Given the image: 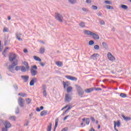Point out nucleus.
<instances>
[{
	"mask_svg": "<svg viewBox=\"0 0 131 131\" xmlns=\"http://www.w3.org/2000/svg\"><path fill=\"white\" fill-rule=\"evenodd\" d=\"M84 34L86 35H93V32L89 30L84 31Z\"/></svg>",
	"mask_w": 131,
	"mask_h": 131,
	"instance_id": "obj_15",
	"label": "nucleus"
},
{
	"mask_svg": "<svg viewBox=\"0 0 131 131\" xmlns=\"http://www.w3.org/2000/svg\"><path fill=\"white\" fill-rule=\"evenodd\" d=\"M82 10L83 11V12H85V13H88L89 12V9L88 8H82Z\"/></svg>",
	"mask_w": 131,
	"mask_h": 131,
	"instance_id": "obj_46",
	"label": "nucleus"
},
{
	"mask_svg": "<svg viewBox=\"0 0 131 131\" xmlns=\"http://www.w3.org/2000/svg\"><path fill=\"white\" fill-rule=\"evenodd\" d=\"M34 59L36 61H38V62H41V59L36 56H34Z\"/></svg>",
	"mask_w": 131,
	"mask_h": 131,
	"instance_id": "obj_25",
	"label": "nucleus"
},
{
	"mask_svg": "<svg viewBox=\"0 0 131 131\" xmlns=\"http://www.w3.org/2000/svg\"><path fill=\"white\" fill-rule=\"evenodd\" d=\"M21 78L24 80V82H27L29 80V76L28 75H22Z\"/></svg>",
	"mask_w": 131,
	"mask_h": 131,
	"instance_id": "obj_10",
	"label": "nucleus"
},
{
	"mask_svg": "<svg viewBox=\"0 0 131 131\" xmlns=\"http://www.w3.org/2000/svg\"><path fill=\"white\" fill-rule=\"evenodd\" d=\"M93 91H94L93 88L87 89L85 90V93H87V94H90V93H91V92H93Z\"/></svg>",
	"mask_w": 131,
	"mask_h": 131,
	"instance_id": "obj_22",
	"label": "nucleus"
},
{
	"mask_svg": "<svg viewBox=\"0 0 131 131\" xmlns=\"http://www.w3.org/2000/svg\"><path fill=\"white\" fill-rule=\"evenodd\" d=\"M13 86L15 91H18V85L17 84H14Z\"/></svg>",
	"mask_w": 131,
	"mask_h": 131,
	"instance_id": "obj_41",
	"label": "nucleus"
},
{
	"mask_svg": "<svg viewBox=\"0 0 131 131\" xmlns=\"http://www.w3.org/2000/svg\"><path fill=\"white\" fill-rule=\"evenodd\" d=\"M48 114V111H43L40 113V116H46Z\"/></svg>",
	"mask_w": 131,
	"mask_h": 131,
	"instance_id": "obj_18",
	"label": "nucleus"
},
{
	"mask_svg": "<svg viewBox=\"0 0 131 131\" xmlns=\"http://www.w3.org/2000/svg\"><path fill=\"white\" fill-rule=\"evenodd\" d=\"M79 26L81 27V28H84V27H85V23L81 21V23L79 24Z\"/></svg>",
	"mask_w": 131,
	"mask_h": 131,
	"instance_id": "obj_20",
	"label": "nucleus"
},
{
	"mask_svg": "<svg viewBox=\"0 0 131 131\" xmlns=\"http://www.w3.org/2000/svg\"><path fill=\"white\" fill-rule=\"evenodd\" d=\"M66 78H67L68 79H70V80H73L74 81H76L77 80V78L75 77H72L71 76H65Z\"/></svg>",
	"mask_w": 131,
	"mask_h": 131,
	"instance_id": "obj_11",
	"label": "nucleus"
},
{
	"mask_svg": "<svg viewBox=\"0 0 131 131\" xmlns=\"http://www.w3.org/2000/svg\"><path fill=\"white\" fill-rule=\"evenodd\" d=\"M19 112H20V110L19 107H17L15 110V114H19Z\"/></svg>",
	"mask_w": 131,
	"mask_h": 131,
	"instance_id": "obj_47",
	"label": "nucleus"
},
{
	"mask_svg": "<svg viewBox=\"0 0 131 131\" xmlns=\"http://www.w3.org/2000/svg\"><path fill=\"white\" fill-rule=\"evenodd\" d=\"M69 2L72 5H74V4H76V0H69Z\"/></svg>",
	"mask_w": 131,
	"mask_h": 131,
	"instance_id": "obj_35",
	"label": "nucleus"
},
{
	"mask_svg": "<svg viewBox=\"0 0 131 131\" xmlns=\"http://www.w3.org/2000/svg\"><path fill=\"white\" fill-rule=\"evenodd\" d=\"M104 3L105 4H106V5H112V2L110 1H105Z\"/></svg>",
	"mask_w": 131,
	"mask_h": 131,
	"instance_id": "obj_39",
	"label": "nucleus"
},
{
	"mask_svg": "<svg viewBox=\"0 0 131 131\" xmlns=\"http://www.w3.org/2000/svg\"><path fill=\"white\" fill-rule=\"evenodd\" d=\"M20 70L22 72H26V68L24 66H21Z\"/></svg>",
	"mask_w": 131,
	"mask_h": 131,
	"instance_id": "obj_28",
	"label": "nucleus"
},
{
	"mask_svg": "<svg viewBox=\"0 0 131 131\" xmlns=\"http://www.w3.org/2000/svg\"><path fill=\"white\" fill-rule=\"evenodd\" d=\"M102 46H103V48L104 49H105V50H107V49H108V45H107V43H106V42H103Z\"/></svg>",
	"mask_w": 131,
	"mask_h": 131,
	"instance_id": "obj_26",
	"label": "nucleus"
},
{
	"mask_svg": "<svg viewBox=\"0 0 131 131\" xmlns=\"http://www.w3.org/2000/svg\"><path fill=\"white\" fill-rule=\"evenodd\" d=\"M33 116V113H31L30 115H29V119H32V117Z\"/></svg>",
	"mask_w": 131,
	"mask_h": 131,
	"instance_id": "obj_55",
	"label": "nucleus"
},
{
	"mask_svg": "<svg viewBox=\"0 0 131 131\" xmlns=\"http://www.w3.org/2000/svg\"><path fill=\"white\" fill-rule=\"evenodd\" d=\"M69 116H70L68 115V116H66V117L63 118L64 121H65V120H66V119H67V118H68V117H69Z\"/></svg>",
	"mask_w": 131,
	"mask_h": 131,
	"instance_id": "obj_59",
	"label": "nucleus"
},
{
	"mask_svg": "<svg viewBox=\"0 0 131 131\" xmlns=\"http://www.w3.org/2000/svg\"><path fill=\"white\" fill-rule=\"evenodd\" d=\"M55 64H56L57 66H58V67H62V66H63V63L61 61H56Z\"/></svg>",
	"mask_w": 131,
	"mask_h": 131,
	"instance_id": "obj_21",
	"label": "nucleus"
},
{
	"mask_svg": "<svg viewBox=\"0 0 131 131\" xmlns=\"http://www.w3.org/2000/svg\"><path fill=\"white\" fill-rule=\"evenodd\" d=\"M55 19H56V20H57L59 22H63V17L62 16V15H61L59 13H56L55 14Z\"/></svg>",
	"mask_w": 131,
	"mask_h": 131,
	"instance_id": "obj_5",
	"label": "nucleus"
},
{
	"mask_svg": "<svg viewBox=\"0 0 131 131\" xmlns=\"http://www.w3.org/2000/svg\"><path fill=\"white\" fill-rule=\"evenodd\" d=\"M17 101L19 106H20V107L21 108H23L25 104V100H24L22 97H19L18 98Z\"/></svg>",
	"mask_w": 131,
	"mask_h": 131,
	"instance_id": "obj_4",
	"label": "nucleus"
},
{
	"mask_svg": "<svg viewBox=\"0 0 131 131\" xmlns=\"http://www.w3.org/2000/svg\"><path fill=\"white\" fill-rule=\"evenodd\" d=\"M2 131H8V128H2Z\"/></svg>",
	"mask_w": 131,
	"mask_h": 131,
	"instance_id": "obj_60",
	"label": "nucleus"
},
{
	"mask_svg": "<svg viewBox=\"0 0 131 131\" xmlns=\"http://www.w3.org/2000/svg\"><path fill=\"white\" fill-rule=\"evenodd\" d=\"M42 87L43 91H47V86H46V85H42Z\"/></svg>",
	"mask_w": 131,
	"mask_h": 131,
	"instance_id": "obj_51",
	"label": "nucleus"
},
{
	"mask_svg": "<svg viewBox=\"0 0 131 131\" xmlns=\"http://www.w3.org/2000/svg\"><path fill=\"white\" fill-rule=\"evenodd\" d=\"M3 32H9V29L6 27H4L3 29Z\"/></svg>",
	"mask_w": 131,
	"mask_h": 131,
	"instance_id": "obj_40",
	"label": "nucleus"
},
{
	"mask_svg": "<svg viewBox=\"0 0 131 131\" xmlns=\"http://www.w3.org/2000/svg\"><path fill=\"white\" fill-rule=\"evenodd\" d=\"M4 125L6 128H10V127L11 126V123H10L9 121H6L4 123Z\"/></svg>",
	"mask_w": 131,
	"mask_h": 131,
	"instance_id": "obj_14",
	"label": "nucleus"
},
{
	"mask_svg": "<svg viewBox=\"0 0 131 131\" xmlns=\"http://www.w3.org/2000/svg\"><path fill=\"white\" fill-rule=\"evenodd\" d=\"M62 84L63 85L64 89H66V88L67 86H69V85H70V83H69V82H65V81H63L62 82Z\"/></svg>",
	"mask_w": 131,
	"mask_h": 131,
	"instance_id": "obj_17",
	"label": "nucleus"
},
{
	"mask_svg": "<svg viewBox=\"0 0 131 131\" xmlns=\"http://www.w3.org/2000/svg\"><path fill=\"white\" fill-rule=\"evenodd\" d=\"M26 102L27 104H30L31 103V99L30 98L26 99Z\"/></svg>",
	"mask_w": 131,
	"mask_h": 131,
	"instance_id": "obj_38",
	"label": "nucleus"
},
{
	"mask_svg": "<svg viewBox=\"0 0 131 131\" xmlns=\"http://www.w3.org/2000/svg\"><path fill=\"white\" fill-rule=\"evenodd\" d=\"M18 65V61H14L12 63V64L9 65L8 67V69L10 72L12 73H14V68H15V66Z\"/></svg>",
	"mask_w": 131,
	"mask_h": 131,
	"instance_id": "obj_2",
	"label": "nucleus"
},
{
	"mask_svg": "<svg viewBox=\"0 0 131 131\" xmlns=\"http://www.w3.org/2000/svg\"><path fill=\"white\" fill-rule=\"evenodd\" d=\"M90 131H95V130L93 129V128H91L90 129Z\"/></svg>",
	"mask_w": 131,
	"mask_h": 131,
	"instance_id": "obj_64",
	"label": "nucleus"
},
{
	"mask_svg": "<svg viewBox=\"0 0 131 131\" xmlns=\"http://www.w3.org/2000/svg\"><path fill=\"white\" fill-rule=\"evenodd\" d=\"M24 52L25 53H28V50H27V49H25L24 50Z\"/></svg>",
	"mask_w": 131,
	"mask_h": 131,
	"instance_id": "obj_63",
	"label": "nucleus"
},
{
	"mask_svg": "<svg viewBox=\"0 0 131 131\" xmlns=\"http://www.w3.org/2000/svg\"><path fill=\"white\" fill-rule=\"evenodd\" d=\"M121 7L122 8V9H124V10H127V9L128 8V7H127V6L125 5H122L121 6Z\"/></svg>",
	"mask_w": 131,
	"mask_h": 131,
	"instance_id": "obj_30",
	"label": "nucleus"
},
{
	"mask_svg": "<svg viewBox=\"0 0 131 131\" xmlns=\"http://www.w3.org/2000/svg\"><path fill=\"white\" fill-rule=\"evenodd\" d=\"M121 116L125 121H129V120L131 119L130 117H125V116L124 115H122Z\"/></svg>",
	"mask_w": 131,
	"mask_h": 131,
	"instance_id": "obj_16",
	"label": "nucleus"
},
{
	"mask_svg": "<svg viewBox=\"0 0 131 131\" xmlns=\"http://www.w3.org/2000/svg\"><path fill=\"white\" fill-rule=\"evenodd\" d=\"M16 35V37L17 38V39H18V40H19V41H22V38H20L21 36H22V34L21 33H16L15 34Z\"/></svg>",
	"mask_w": 131,
	"mask_h": 131,
	"instance_id": "obj_12",
	"label": "nucleus"
},
{
	"mask_svg": "<svg viewBox=\"0 0 131 131\" xmlns=\"http://www.w3.org/2000/svg\"><path fill=\"white\" fill-rule=\"evenodd\" d=\"M37 66L36 65H34L31 67V69L30 70L31 74L32 76H35L37 74Z\"/></svg>",
	"mask_w": 131,
	"mask_h": 131,
	"instance_id": "obj_3",
	"label": "nucleus"
},
{
	"mask_svg": "<svg viewBox=\"0 0 131 131\" xmlns=\"http://www.w3.org/2000/svg\"><path fill=\"white\" fill-rule=\"evenodd\" d=\"M97 14L98 15V16H102V13L100 12H98Z\"/></svg>",
	"mask_w": 131,
	"mask_h": 131,
	"instance_id": "obj_61",
	"label": "nucleus"
},
{
	"mask_svg": "<svg viewBox=\"0 0 131 131\" xmlns=\"http://www.w3.org/2000/svg\"><path fill=\"white\" fill-rule=\"evenodd\" d=\"M107 58L110 61H115V57L112 55L111 53H108Z\"/></svg>",
	"mask_w": 131,
	"mask_h": 131,
	"instance_id": "obj_7",
	"label": "nucleus"
},
{
	"mask_svg": "<svg viewBox=\"0 0 131 131\" xmlns=\"http://www.w3.org/2000/svg\"><path fill=\"white\" fill-rule=\"evenodd\" d=\"M106 8L108 10H113V9H114V8H113V6H111L110 5H106Z\"/></svg>",
	"mask_w": 131,
	"mask_h": 131,
	"instance_id": "obj_31",
	"label": "nucleus"
},
{
	"mask_svg": "<svg viewBox=\"0 0 131 131\" xmlns=\"http://www.w3.org/2000/svg\"><path fill=\"white\" fill-rule=\"evenodd\" d=\"M24 64L25 66H26V68L27 69V70H29V66L28 65V62L27 61H24Z\"/></svg>",
	"mask_w": 131,
	"mask_h": 131,
	"instance_id": "obj_24",
	"label": "nucleus"
},
{
	"mask_svg": "<svg viewBox=\"0 0 131 131\" xmlns=\"http://www.w3.org/2000/svg\"><path fill=\"white\" fill-rule=\"evenodd\" d=\"M100 23L101 25H105V21H104V20H101Z\"/></svg>",
	"mask_w": 131,
	"mask_h": 131,
	"instance_id": "obj_54",
	"label": "nucleus"
},
{
	"mask_svg": "<svg viewBox=\"0 0 131 131\" xmlns=\"http://www.w3.org/2000/svg\"><path fill=\"white\" fill-rule=\"evenodd\" d=\"M43 94L44 97H47V90L43 91Z\"/></svg>",
	"mask_w": 131,
	"mask_h": 131,
	"instance_id": "obj_53",
	"label": "nucleus"
},
{
	"mask_svg": "<svg viewBox=\"0 0 131 131\" xmlns=\"http://www.w3.org/2000/svg\"><path fill=\"white\" fill-rule=\"evenodd\" d=\"M86 3H87V4H91L92 2L91 1V0H86Z\"/></svg>",
	"mask_w": 131,
	"mask_h": 131,
	"instance_id": "obj_62",
	"label": "nucleus"
},
{
	"mask_svg": "<svg viewBox=\"0 0 131 131\" xmlns=\"http://www.w3.org/2000/svg\"><path fill=\"white\" fill-rule=\"evenodd\" d=\"M92 9L93 10H98V7L97 6L92 5Z\"/></svg>",
	"mask_w": 131,
	"mask_h": 131,
	"instance_id": "obj_48",
	"label": "nucleus"
},
{
	"mask_svg": "<svg viewBox=\"0 0 131 131\" xmlns=\"http://www.w3.org/2000/svg\"><path fill=\"white\" fill-rule=\"evenodd\" d=\"M9 119H10V120H12V121H16V117L14 116H12L9 118Z\"/></svg>",
	"mask_w": 131,
	"mask_h": 131,
	"instance_id": "obj_29",
	"label": "nucleus"
},
{
	"mask_svg": "<svg viewBox=\"0 0 131 131\" xmlns=\"http://www.w3.org/2000/svg\"><path fill=\"white\" fill-rule=\"evenodd\" d=\"M59 121V119L57 118L55 119V124L54 126V129L53 131H56V128H57V126H58V122Z\"/></svg>",
	"mask_w": 131,
	"mask_h": 131,
	"instance_id": "obj_19",
	"label": "nucleus"
},
{
	"mask_svg": "<svg viewBox=\"0 0 131 131\" xmlns=\"http://www.w3.org/2000/svg\"><path fill=\"white\" fill-rule=\"evenodd\" d=\"M90 119L91 120H92V122H95L96 121V120L95 119L94 117H91Z\"/></svg>",
	"mask_w": 131,
	"mask_h": 131,
	"instance_id": "obj_50",
	"label": "nucleus"
},
{
	"mask_svg": "<svg viewBox=\"0 0 131 131\" xmlns=\"http://www.w3.org/2000/svg\"><path fill=\"white\" fill-rule=\"evenodd\" d=\"M36 81H37V78H36V77L33 78L32 79L30 82V85L31 86L34 85V83H35Z\"/></svg>",
	"mask_w": 131,
	"mask_h": 131,
	"instance_id": "obj_9",
	"label": "nucleus"
},
{
	"mask_svg": "<svg viewBox=\"0 0 131 131\" xmlns=\"http://www.w3.org/2000/svg\"><path fill=\"white\" fill-rule=\"evenodd\" d=\"M8 49H9V47H6L4 49V51L3 52L2 54L3 55V56H4V57H6L5 54H6V53H7V51L8 50Z\"/></svg>",
	"mask_w": 131,
	"mask_h": 131,
	"instance_id": "obj_23",
	"label": "nucleus"
},
{
	"mask_svg": "<svg viewBox=\"0 0 131 131\" xmlns=\"http://www.w3.org/2000/svg\"><path fill=\"white\" fill-rule=\"evenodd\" d=\"M64 99L66 102L69 103L72 100L71 97H70V95L69 94H66Z\"/></svg>",
	"mask_w": 131,
	"mask_h": 131,
	"instance_id": "obj_8",
	"label": "nucleus"
},
{
	"mask_svg": "<svg viewBox=\"0 0 131 131\" xmlns=\"http://www.w3.org/2000/svg\"><path fill=\"white\" fill-rule=\"evenodd\" d=\"M99 56H100V55H99V54L96 53V54H94L93 55H92L91 56L92 58H93L94 60H95V58H96V57H99Z\"/></svg>",
	"mask_w": 131,
	"mask_h": 131,
	"instance_id": "obj_32",
	"label": "nucleus"
},
{
	"mask_svg": "<svg viewBox=\"0 0 131 131\" xmlns=\"http://www.w3.org/2000/svg\"><path fill=\"white\" fill-rule=\"evenodd\" d=\"M95 91H102V89L100 88H95Z\"/></svg>",
	"mask_w": 131,
	"mask_h": 131,
	"instance_id": "obj_58",
	"label": "nucleus"
},
{
	"mask_svg": "<svg viewBox=\"0 0 131 131\" xmlns=\"http://www.w3.org/2000/svg\"><path fill=\"white\" fill-rule=\"evenodd\" d=\"M39 64L42 67H45V66H46V63L39 62Z\"/></svg>",
	"mask_w": 131,
	"mask_h": 131,
	"instance_id": "obj_52",
	"label": "nucleus"
},
{
	"mask_svg": "<svg viewBox=\"0 0 131 131\" xmlns=\"http://www.w3.org/2000/svg\"><path fill=\"white\" fill-rule=\"evenodd\" d=\"M45 48H41L39 50L40 54H43V53H45Z\"/></svg>",
	"mask_w": 131,
	"mask_h": 131,
	"instance_id": "obj_36",
	"label": "nucleus"
},
{
	"mask_svg": "<svg viewBox=\"0 0 131 131\" xmlns=\"http://www.w3.org/2000/svg\"><path fill=\"white\" fill-rule=\"evenodd\" d=\"M76 90L78 93V95L80 98H82L83 97V95H84V91L83 89L79 85H75Z\"/></svg>",
	"mask_w": 131,
	"mask_h": 131,
	"instance_id": "obj_1",
	"label": "nucleus"
},
{
	"mask_svg": "<svg viewBox=\"0 0 131 131\" xmlns=\"http://www.w3.org/2000/svg\"><path fill=\"white\" fill-rule=\"evenodd\" d=\"M116 125L118 126V127H119L120 126V122H116Z\"/></svg>",
	"mask_w": 131,
	"mask_h": 131,
	"instance_id": "obj_56",
	"label": "nucleus"
},
{
	"mask_svg": "<svg viewBox=\"0 0 131 131\" xmlns=\"http://www.w3.org/2000/svg\"><path fill=\"white\" fill-rule=\"evenodd\" d=\"M52 130V123H50L49 125L47 127V131H51Z\"/></svg>",
	"mask_w": 131,
	"mask_h": 131,
	"instance_id": "obj_27",
	"label": "nucleus"
},
{
	"mask_svg": "<svg viewBox=\"0 0 131 131\" xmlns=\"http://www.w3.org/2000/svg\"><path fill=\"white\" fill-rule=\"evenodd\" d=\"M18 96H21V97H26L27 96V94L23 93H19L18 94Z\"/></svg>",
	"mask_w": 131,
	"mask_h": 131,
	"instance_id": "obj_33",
	"label": "nucleus"
},
{
	"mask_svg": "<svg viewBox=\"0 0 131 131\" xmlns=\"http://www.w3.org/2000/svg\"><path fill=\"white\" fill-rule=\"evenodd\" d=\"M71 109V107H69L66 111L65 112L62 114V115H64L68 111H69Z\"/></svg>",
	"mask_w": 131,
	"mask_h": 131,
	"instance_id": "obj_43",
	"label": "nucleus"
},
{
	"mask_svg": "<svg viewBox=\"0 0 131 131\" xmlns=\"http://www.w3.org/2000/svg\"><path fill=\"white\" fill-rule=\"evenodd\" d=\"M127 95L124 93H121L120 94V97H121V98H126Z\"/></svg>",
	"mask_w": 131,
	"mask_h": 131,
	"instance_id": "obj_34",
	"label": "nucleus"
},
{
	"mask_svg": "<svg viewBox=\"0 0 131 131\" xmlns=\"http://www.w3.org/2000/svg\"><path fill=\"white\" fill-rule=\"evenodd\" d=\"M86 124H87L88 125H89V124H90V118H86Z\"/></svg>",
	"mask_w": 131,
	"mask_h": 131,
	"instance_id": "obj_49",
	"label": "nucleus"
},
{
	"mask_svg": "<svg viewBox=\"0 0 131 131\" xmlns=\"http://www.w3.org/2000/svg\"><path fill=\"white\" fill-rule=\"evenodd\" d=\"M94 48L95 50H100V46L99 45H95Z\"/></svg>",
	"mask_w": 131,
	"mask_h": 131,
	"instance_id": "obj_44",
	"label": "nucleus"
},
{
	"mask_svg": "<svg viewBox=\"0 0 131 131\" xmlns=\"http://www.w3.org/2000/svg\"><path fill=\"white\" fill-rule=\"evenodd\" d=\"M41 110H40V108H39V107H37L36 109V111H37V112H40Z\"/></svg>",
	"mask_w": 131,
	"mask_h": 131,
	"instance_id": "obj_57",
	"label": "nucleus"
},
{
	"mask_svg": "<svg viewBox=\"0 0 131 131\" xmlns=\"http://www.w3.org/2000/svg\"><path fill=\"white\" fill-rule=\"evenodd\" d=\"M17 58L16 54L13 53H11L9 56V60L10 62H13Z\"/></svg>",
	"mask_w": 131,
	"mask_h": 131,
	"instance_id": "obj_6",
	"label": "nucleus"
},
{
	"mask_svg": "<svg viewBox=\"0 0 131 131\" xmlns=\"http://www.w3.org/2000/svg\"><path fill=\"white\" fill-rule=\"evenodd\" d=\"M91 36L93 37L94 39H100V37L99 36V35H98V34H95V33H92V35H91Z\"/></svg>",
	"mask_w": 131,
	"mask_h": 131,
	"instance_id": "obj_13",
	"label": "nucleus"
},
{
	"mask_svg": "<svg viewBox=\"0 0 131 131\" xmlns=\"http://www.w3.org/2000/svg\"><path fill=\"white\" fill-rule=\"evenodd\" d=\"M71 91H72V86H69L67 89V93H70V92H71Z\"/></svg>",
	"mask_w": 131,
	"mask_h": 131,
	"instance_id": "obj_37",
	"label": "nucleus"
},
{
	"mask_svg": "<svg viewBox=\"0 0 131 131\" xmlns=\"http://www.w3.org/2000/svg\"><path fill=\"white\" fill-rule=\"evenodd\" d=\"M21 69V66H16L15 68V70L16 71H18Z\"/></svg>",
	"mask_w": 131,
	"mask_h": 131,
	"instance_id": "obj_45",
	"label": "nucleus"
},
{
	"mask_svg": "<svg viewBox=\"0 0 131 131\" xmlns=\"http://www.w3.org/2000/svg\"><path fill=\"white\" fill-rule=\"evenodd\" d=\"M95 43V41L94 40H90L89 42V46H93Z\"/></svg>",
	"mask_w": 131,
	"mask_h": 131,
	"instance_id": "obj_42",
	"label": "nucleus"
}]
</instances>
